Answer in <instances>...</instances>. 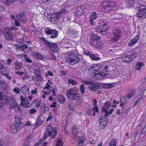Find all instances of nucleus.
<instances>
[{
    "label": "nucleus",
    "instance_id": "f257e3e1",
    "mask_svg": "<svg viewBox=\"0 0 146 146\" xmlns=\"http://www.w3.org/2000/svg\"><path fill=\"white\" fill-rule=\"evenodd\" d=\"M90 76L94 78L98 75L106 78L109 76L108 67L107 66H92L89 68Z\"/></svg>",
    "mask_w": 146,
    "mask_h": 146
},
{
    "label": "nucleus",
    "instance_id": "f03ea898",
    "mask_svg": "<svg viewBox=\"0 0 146 146\" xmlns=\"http://www.w3.org/2000/svg\"><path fill=\"white\" fill-rule=\"evenodd\" d=\"M66 94L68 98L70 100L78 101L80 99V94L73 88L68 89Z\"/></svg>",
    "mask_w": 146,
    "mask_h": 146
},
{
    "label": "nucleus",
    "instance_id": "7ed1b4c3",
    "mask_svg": "<svg viewBox=\"0 0 146 146\" xmlns=\"http://www.w3.org/2000/svg\"><path fill=\"white\" fill-rule=\"evenodd\" d=\"M68 54L66 58L70 64H75L80 61V56L77 55L76 53H69Z\"/></svg>",
    "mask_w": 146,
    "mask_h": 146
},
{
    "label": "nucleus",
    "instance_id": "20e7f679",
    "mask_svg": "<svg viewBox=\"0 0 146 146\" xmlns=\"http://www.w3.org/2000/svg\"><path fill=\"white\" fill-rule=\"evenodd\" d=\"M115 5V3L113 2L106 1L103 2L102 6L106 12H109L114 9Z\"/></svg>",
    "mask_w": 146,
    "mask_h": 146
},
{
    "label": "nucleus",
    "instance_id": "39448f33",
    "mask_svg": "<svg viewBox=\"0 0 146 146\" xmlns=\"http://www.w3.org/2000/svg\"><path fill=\"white\" fill-rule=\"evenodd\" d=\"M41 40L46 45L48 46L50 48L53 52H57L58 47L56 43L49 42L44 38H42Z\"/></svg>",
    "mask_w": 146,
    "mask_h": 146
},
{
    "label": "nucleus",
    "instance_id": "423d86ee",
    "mask_svg": "<svg viewBox=\"0 0 146 146\" xmlns=\"http://www.w3.org/2000/svg\"><path fill=\"white\" fill-rule=\"evenodd\" d=\"M139 11L137 13V16L141 19L146 17V7L144 5H141L138 7Z\"/></svg>",
    "mask_w": 146,
    "mask_h": 146
},
{
    "label": "nucleus",
    "instance_id": "0eeeda50",
    "mask_svg": "<svg viewBox=\"0 0 146 146\" xmlns=\"http://www.w3.org/2000/svg\"><path fill=\"white\" fill-rule=\"evenodd\" d=\"M11 100L12 103L10 104L11 108H14V110L16 112L21 113L22 112V110H21V108L18 104L17 103L14 96H11Z\"/></svg>",
    "mask_w": 146,
    "mask_h": 146
},
{
    "label": "nucleus",
    "instance_id": "6e6552de",
    "mask_svg": "<svg viewBox=\"0 0 146 146\" xmlns=\"http://www.w3.org/2000/svg\"><path fill=\"white\" fill-rule=\"evenodd\" d=\"M108 29V26L106 25V23H104L103 25L97 26L95 28V31L99 33L105 35L107 33Z\"/></svg>",
    "mask_w": 146,
    "mask_h": 146
},
{
    "label": "nucleus",
    "instance_id": "1a4fd4ad",
    "mask_svg": "<svg viewBox=\"0 0 146 146\" xmlns=\"http://www.w3.org/2000/svg\"><path fill=\"white\" fill-rule=\"evenodd\" d=\"M45 32L46 35H50V38H56L58 35L57 31L49 28H46L45 30Z\"/></svg>",
    "mask_w": 146,
    "mask_h": 146
},
{
    "label": "nucleus",
    "instance_id": "9d476101",
    "mask_svg": "<svg viewBox=\"0 0 146 146\" xmlns=\"http://www.w3.org/2000/svg\"><path fill=\"white\" fill-rule=\"evenodd\" d=\"M5 39L7 40H12L13 38V35L11 29L8 28H6L3 32Z\"/></svg>",
    "mask_w": 146,
    "mask_h": 146
},
{
    "label": "nucleus",
    "instance_id": "9b49d317",
    "mask_svg": "<svg viewBox=\"0 0 146 146\" xmlns=\"http://www.w3.org/2000/svg\"><path fill=\"white\" fill-rule=\"evenodd\" d=\"M113 37L111 40L113 42L118 41L121 37V31L117 29H115L113 31Z\"/></svg>",
    "mask_w": 146,
    "mask_h": 146
},
{
    "label": "nucleus",
    "instance_id": "f8f14e48",
    "mask_svg": "<svg viewBox=\"0 0 146 146\" xmlns=\"http://www.w3.org/2000/svg\"><path fill=\"white\" fill-rule=\"evenodd\" d=\"M46 129L50 136L53 139L55 137L57 134V131L55 127L48 125L47 126Z\"/></svg>",
    "mask_w": 146,
    "mask_h": 146
},
{
    "label": "nucleus",
    "instance_id": "ddd939ff",
    "mask_svg": "<svg viewBox=\"0 0 146 146\" xmlns=\"http://www.w3.org/2000/svg\"><path fill=\"white\" fill-rule=\"evenodd\" d=\"M100 38L99 36L94 34L90 38L89 42L90 44L92 46L96 48L98 41V39Z\"/></svg>",
    "mask_w": 146,
    "mask_h": 146
},
{
    "label": "nucleus",
    "instance_id": "4468645a",
    "mask_svg": "<svg viewBox=\"0 0 146 146\" xmlns=\"http://www.w3.org/2000/svg\"><path fill=\"white\" fill-rule=\"evenodd\" d=\"M18 20L21 21H26L29 18L28 15L24 12H21L19 15L17 16Z\"/></svg>",
    "mask_w": 146,
    "mask_h": 146
},
{
    "label": "nucleus",
    "instance_id": "2eb2a0df",
    "mask_svg": "<svg viewBox=\"0 0 146 146\" xmlns=\"http://www.w3.org/2000/svg\"><path fill=\"white\" fill-rule=\"evenodd\" d=\"M85 10L84 5L80 6L78 8L77 11L74 12V14L76 17L82 15L84 13Z\"/></svg>",
    "mask_w": 146,
    "mask_h": 146
},
{
    "label": "nucleus",
    "instance_id": "dca6fc26",
    "mask_svg": "<svg viewBox=\"0 0 146 146\" xmlns=\"http://www.w3.org/2000/svg\"><path fill=\"white\" fill-rule=\"evenodd\" d=\"M20 100L21 103L20 104V105L21 106H23L25 108H27L30 106V103L26 99L24 98L23 96H21L20 97Z\"/></svg>",
    "mask_w": 146,
    "mask_h": 146
},
{
    "label": "nucleus",
    "instance_id": "f3484780",
    "mask_svg": "<svg viewBox=\"0 0 146 146\" xmlns=\"http://www.w3.org/2000/svg\"><path fill=\"white\" fill-rule=\"evenodd\" d=\"M33 136L31 134L28 136L23 146H29L31 145L33 140Z\"/></svg>",
    "mask_w": 146,
    "mask_h": 146
},
{
    "label": "nucleus",
    "instance_id": "a211bd4d",
    "mask_svg": "<svg viewBox=\"0 0 146 146\" xmlns=\"http://www.w3.org/2000/svg\"><path fill=\"white\" fill-rule=\"evenodd\" d=\"M44 120V117L42 115H40L37 121V123L35 125L36 127L37 128L40 125Z\"/></svg>",
    "mask_w": 146,
    "mask_h": 146
},
{
    "label": "nucleus",
    "instance_id": "6ab92c4d",
    "mask_svg": "<svg viewBox=\"0 0 146 146\" xmlns=\"http://www.w3.org/2000/svg\"><path fill=\"white\" fill-rule=\"evenodd\" d=\"M69 35L71 37L73 38H75L78 36V31H75L71 29H69Z\"/></svg>",
    "mask_w": 146,
    "mask_h": 146
},
{
    "label": "nucleus",
    "instance_id": "aec40b11",
    "mask_svg": "<svg viewBox=\"0 0 146 146\" xmlns=\"http://www.w3.org/2000/svg\"><path fill=\"white\" fill-rule=\"evenodd\" d=\"M139 35H137L134 38L129 42L128 45L129 46L133 45L135 44L139 39Z\"/></svg>",
    "mask_w": 146,
    "mask_h": 146
},
{
    "label": "nucleus",
    "instance_id": "412c9836",
    "mask_svg": "<svg viewBox=\"0 0 146 146\" xmlns=\"http://www.w3.org/2000/svg\"><path fill=\"white\" fill-rule=\"evenodd\" d=\"M78 129L75 126L73 125L71 128L73 135L74 137H76L77 135V133L78 131Z\"/></svg>",
    "mask_w": 146,
    "mask_h": 146
},
{
    "label": "nucleus",
    "instance_id": "4be33fe9",
    "mask_svg": "<svg viewBox=\"0 0 146 146\" xmlns=\"http://www.w3.org/2000/svg\"><path fill=\"white\" fill-rule=\"evenodd\" d=\"M90 90L93 92H96L97 90L100 88L99 85L97 84H94L89 87Z\"/></svg>",
    "mask_w": 146,
    "mask_h": 146
},
{
    "label": "nucleus",
    "instance_id": "5701e85b",
    "mask_svg": "<svg viewBox=\"0 0 146 146\" xmlns=\"http://www.w3.org/2000/svg\"><path fill=\"white\" fill-rule=\"evenodd\" d=\"M110 103L109 102H106L104 104V106L102 109V111L104 112H106L107 110H108L110 106Z\"/></svg>",
    "mask_w": 146,
    "mask_h": 146
},
{
    "label": "nucleus",
    "instance_id": "b1692460",
    "mask_svg": "<svg viewBox=\"0 0 146 146\" xmlns=\"http://www.w3.org/2000/svg\"><path fill=\"white\" fill-rule=\"evenodd\" d=\"M18 130V127L15 124H12L11 129V131L12 133H15L17 132Z\"/></svg>",
    "mask_w": 146,
    "mask_h": 146
},
{
    "label": "nucleus",
    "instance_id": "393cba45",
    "mask_svg": "<svg viewBox=\"0 0 146 146\" xmlns=\"http://www.w3.org/2000/svg\"><path fill=\"white\" fill-rule=\"evenodd\" d=\"M3 100H5V102L6 104L9 105L11 104L10 102L11 101V98H10L8 96H4L3 97Z\"/></svg>",
    "mask_w": 146,
    "mask_h": 146
},
{
    "label": "nucleus",
    "instance_id": "a878e982",
    "mask_svg": "<svg viewBox=\"0 0 146 146\" xmlns=\"http://www.w3.org/2000/svg\"><path fill=\"white\" fill-rule=\"evenodd\" d=\"M108 122L105 121H100V126L99 127L100 129H103L106 126Z\"/></svg>",
    "mask_w": 146,
    "mask_h": 146
},
{
    "label": "nucleus",
    "instance_id": "bb28decb",
    "mask_svg": "<svg viewBox=\"0 0 146 146\" xmlns=\"http://www.w3.org/2000/svg\"><path fill=\"white\" fill-rule=\"evenodd\" d=\"M122 61L126 63H128L132 61V60L131 58L129 55L128 56H126L122 58Z\"/></svg>",
    "mask_w": 146,
    "mask_h": 146
},
{
    "label": "nucleus",
    "instance_id": "cd10ccee",
    "mask_svg": "<svg viewBox=\"0 0 146 146\" xmlns=\"http://www.w3.org/2000/svg\"><path fill=\"white\" fill-rule=\"evenodd\" d=\"M90 57L92 60L94 61H98L100 59V58L97 57L95 54L92 53L90 54Z\"/></svg>",
    "mask_w": 146,
    "mask_h": 146
},
{
    "label": "nucleus",
    "instance_id": "c85d7f7f",
    "mask_svg": "<svg viewBox=\"0 0 146 146\" xmlns=\"http://www.w3.org/2000/svg\"><path fill=\"white\" fill-rule=\"evenodd\" d=\"M104 88L110 89L112 88L114 86V84L112 83H104L103 85Z\"/></svg>",
    "mask_w": 146,
    "mask_h": 146
},
{
    "label": "nucleus",
    "instance_id": "c756f323",
    "mask_svg": "<svg viewBox=\"0 0 146 146\" xmlns=\"http://www.w3.org/2000/svg\"><path fill=\"white\" fill-rule=\"evenodd\" d=\"M15 119L16 123L18 125L22 126V125L23 124L22 119L17 117H15Z\"/></svg>",
    "mask_w": 146,
    "mask_h": 146
},
{
    "label": "nucleus",
    "instance_id": "7c9ffc66",
    "mask_svg": "<svg viewBox=\"0 0 146 146\" xmlns=\"http://www.w3.org/2000/svg\"><path fill=\"white\" fill-rule=\"evenodd\" d=\"M48 110V108L47 106H41L40 107V111L42 113H44L47 112Z\"/></svg>",
    "mask_w": 146,
    "mask_h": 146
},
{
    "label": "nucleus",
    "instance_id": "2f4dec72",
    "mask_svg": "<svg viewBox=\"0 0 146 146\" xmlns=\"http://www.w3.org/2000/svg\"><path fill=\"white\" fill-rule=\"evenodd\" d=\"M140 51H139L138 52H135L132 53L131 55H129V56L131 58V59L132 60H133L135 57L138 55Z\"/></svg>",
    "mask_w": 146,
    "mask_h": 146
},
{
    "label": "nucleus",
    "instance_id": "473e14b6",
    "mask_svg": "<svg viewBox=\"0 0 146 146\" xmlns=\"http://www.w3.org/2000/svg\"><path fill=\"white\" fill-rule=\"evenodd\" d=\"M144 64L143 63L140 62H137L136 65V68L138 70H139L141 69V67H143L144 66Z\"/></svg>",
    "mask_w": 146,
    "mask_h": 146
},
{
    "label": "nucleus",
    "instance_id": "72a5a7b5",
    "mask_svg": "<svg viewBox=\"0 0 146 146\" xmlns=\"http://www.w3.org/2000/svg\"><path fill=\"white\" fill-rule=\"evenodd\" d=\"M84 138L82 137H79L78 140V143L80 146L82 145L84 143Z\"/></svg>",
    "mask_w": 146,
    "mask_h": 146
},
{
    "label": "nucleus",
    "instance_id": "f704fd0d",
    "mask_svg": "<svg viewBox=\"0 0 146 146\" xmlns=\"http://www.w3.org/2000/svg\"><path fill=\"white\" fill-rule=\"evenodd\" d=\"M33 56L38 60L42 58V56L38 52H34L33 53Z\"/></svg>",
    "mask_w": 146,
    "mask_h": 146
},
{
    "label": "nucleus",
    "instance_id": "c9c22d12",
    "mask_svg": "<svg viewBox=\"0 0 146 146\" xmlns=\"http://www.w3.org/2000/svg\"><path fill=\"white\" fill-rule=\"evenodd\" d=\"M96 45V48L100 49L102 48L104 46V44L102 42H100L99 40Z\"/></svg>",
    "mask_w": 146,
    "mask_h": 146
},
{
    "label": "nucleus",
    "instance_id": "e433bc0d",
    "mask_svg": "<svg viewBox=\"0 0 146 146\" xmlns=\"http://www.w3.org/2000/svg\"><path fill=\"white\" fill-rule=\"evenodd\" d=\"M15 2V0H4V3L7 6H9Z\"/></svg>",
    "mask_w": 146,
    "mask_h": 146
},
{
    "label": "nucleus",
    "instance_id": "4c0bfd02",
    "mask_svg": "<svg viewBox=\"0 0 146 146\" xmlns=\"http://www.w3.org/2000/svg\"><path fill=\"white\" fill-rule=\"evenodd\" d=\"M143 92H140L138 96V100L139 101L141 100H143Z\"/></svg>",
    "mask_w": 146,
    "mask_h": 146
},
{
    "label": "nucleus",
    "instance_id": "58836bf2",
    "mask_svg": "<svg viewBox=\"0 0 146 146\" xmlns=\"http://www.w3.org/2000/svg\"><path fill=\"white\" fill-rule=\"evenodd\" d=\"M41 101L40 100H34L33 103H35L36 104V107H38L41 104Z\"/></svg>",
    "mask_w": 146,
    "mask_h": 146
},
{
    "label": "nucleus",
    "instance_id": "ea45409f",
    "mask_svg": "<svg viewBox=\"0 0 146 146\" xmlns=\"http://www.w3.org/2000/svg\"><path fill=\"white\" fill-rule=\"evenodd\" d=\"M68 80L69 82L71 84L75 85L76 84L77 82L75 81L72 79L68 78Z\"/></svg>",
    "mask_w": 146,
    "mask_h": 146
},
{
    "label": "nucleus",
    "instance_id": "a19ab883",
    "mask_svg": "<svg viewBox=\"0 0 146 146\" xmlns=\"http://www.w3.org/2000/svg\"><path fill=\"white\" fill-rule=\"evenodd\" d=\"M49 136H50V135L48 132L47 131H46L45 132L44 135L43 136V139L44 140H46V139Z\"/></svg>",
    "mask_w": 146,
    "mask_h": 146
},
{
    "label": "nucleus",
    "instance_id": "79ce46f5",
    "mask_svg": "<svg viewBox=\"0 0 146 146\" xmlns=\"http://www.w3.org/2000/svg\"><path fill=\"white\" fill-rule=\"evenodd\" d=\"M6 74V71L3 67L0 69V74L1 75L4 76Z\"/></svg>",
    "mask_w": 146,
    "mask_h": 146
},
{
    "label": "nucleus",
    "instance_id": "37998d69",
    "mask_svg": "<svg viewBox=\"0 0 146 146\" xmlns=\"http://www.w3.org/2000/svg\"><path fill=\"white\" fill-rule=\"evenodd\" d=\"M113 111L112 109H111L109 111H106L105 115L104 116H105L106 117H107L109 115H110Z\"/></svg>",
    "mask_w": 146,
    "mask_h": 146
},
{
    "label": "nucleus",
    "instance_id": "c03bdc74",
    "mask_svg": "<svg viewBox=\"0 0 146 146\" xmlns=\"http://www.w3.org/2000/svg\"><path fill=\"white\" fill-rule=\"evenodd\" d=\"M35 77L37 81L39 82L41 81L42 80V79L39 74L35 75Z\"/></svg>",
    "mask_w": 146,
    "mask_h": 146
},
{
    "label": "nucleus",
    "instance_id": "a18cd8bd",
    "mask_svg": "<svg viewBox=\"0 0 146 146\" xmlns=\"http://www.w3.org/2000/svg\"><path fill=\"white\" fill-rule=\"evenodd\" d=\"M121 103H123L125 104H127V101L126 100V98L125 97H122L120 99Z\"/></svg>",
    "mask_w": 146,
    "mask_h": 146
},
{
    "label": "nucleus",
    "instance_id": "49530a36",
    "mask_svg": "<svg viewBox=\"0 0 146 146\" xmlns=\"http://www.w3.org/2000/svg\"><path fill=\"white\" fill-rule=\"evenodd\" d=\"M65 101V98L62 96H61L59 98V102L60 103L62 104Z\"/></svg>",
    "mask_w": 146,
    "mask_h": 146
},
{
    "label": "nucleus",
    "instance_id": "de8ad7c7",
    "mask_svg": "<svg viewBox=\"0 0 146 146\" xmlns=\"http://www.w3.org/2000/svg\"><path fill=\"white\" fill-rule=\"evenodd\" d=\"M15 68L18 70H19L21 69L22 66V64L21 63H19L17 62L15 64Z\"/></svg>",
    "mask_w": 146,
    "mask_h": 146
},
{
    "label": "nucleus",
    "instance_id": "09e8293b",
    "mask_svg": "<svg viewBox=\"0 0 146 146\" xmlns=\"http://www.w3.org/2000/svg\"><path fill=\"white\" fill-rule=\"evenodd\" d=\"M80 90L81 93L83 94L85 92V88L84 85L83 84L81 85L80 87Z\"/></svg>",
    "mask_w": 146,
    "mask_h": 146
},
{
    "label": "nucleus",
    "instance_id": "8fccbe9b",
    "mask_svg": "<svg viewBox=\"0 0 146 146\" xmlns=\"http://www.w3.org/2000/svg\"><path fill=\"white\" fill-rule=\"evenodd\" d=\"M109 145L110 146H116V142L115 140L113 139H111L110 143Z\"/></svg>",
    "mask_w": 146,
    "mask_h": 146
},
{
    "label": "nucleus",
    "instance_id": "3c124183",
    "mask_svg": "<svg viewBox=\"0 0 146 146\" xmlns=\"http://www.w3.org/2000/svg\"><path fill=\"white\" fill-rule=\"evenodd\" d=\"M22 91L23 94H24L25 92L28 94L29 93V88L27 87H25L22 88Z\"/></svg>",
    "mask_w": 146,
    "mask_h": 146
},
{
    "label": "nucleus",
    "instance_id": "603ef678",
    "mask_svg": "<svg viewBox=\"0 0 146 146\" xmlns=\"http://www.w3.org/2000/svg\"><path fill=\"white\" fill-rule=\"evenodd\" d=\"M71 46V44L70 42H66L64 43V44L63 45V47L64 48H66L69 47H70Z\"/></svg>",
    "mask_w": 146,
    "mask_h": 146
},
{
    "label": "nucleus",
    "instance_id": "864d4df0",
    "mask_svg": "<svg viewBox=\"0 0 146 146\" xmlns=\"http://www.w3.org/2000/svg\"><path fill=\"white\" fill-rule=\"evenodd\" d=\"M97 17L96 13V12H94L92 14L90 18L93 19H95Z\"/></svg>",
    "mask_w": 146,
    "mask_h": 146
},
{
    "label": "nucleus",
    "instance_id": "5fc2aeb1",
    "mask_svg": "<svg viewBox=\"0 0 146 146\" xmlns=\"http://www.w3.org/2000/svg\"><path fill=\"white\" fill-rule=\"evenodd\" d=\"M63 143L60 139H59L57 141V143L56 144V146H62Z\"/></svg>",
    "mask_w": 146,
    "mask_h": 146
},
{
    "label": "nucleus",
    "instance_id": "6e6d98bb",
    "mask_svg": "<svg viewBox=\"0 0 146 146\" xmlns=\"http://www.w3.org/2000/svg\"><path fill=\"white\" fill-rule=\"evenodd\" d=\"M102 121L103 122V121H108V120L107 117H106L105 116H104V115H102L101 117V118L100 120V121Z\"/></svg>",
    "mask_w": 146,
    "mask_h": 146
},
{
    "label": "nucleus",
    "instance_id": "4d7b16f0",
    "mask_svg": "<svg viewBox=\"0 0 146 146\" xmlns=\"http://www.w3.org/2000/svg\"><path fill=\"white\" fill-rule=\"evenodd\" d=\"M0 87L4 90H5L7 88V86L3 82L0 85Z\"/></svg>",
    "mask_w": 146,
    "mask_h": 146
},
{
    "label": "nucleus",
    "instance_id": "13d9d810",
    "mask_svg": "<svg viewBox=\"0 0 146 146\" xmlns=\"http://www.w3.org/2000/svg\"><path fill=\"white\" fill-rule=\"evenodd\" d=\"M34 74L35 75L39 74L40 71V70L36 68L34 69Z\"/></svg>",
    "mask_w": 146,
    "mask_h": 146
},
{
    "label": "nucleus",
    "instance_id": "bf43d9fd",
    "mask_svg": "<svg viewBox=\"0 0 146 146\" xmlns=\"http://www.w3.org/2000/svg\"><path fill=\"white\" fill-rule=\"evenodd\" d=\"M31 78V76L30 75H25L24 77H22V79L23 80H25L26 79H28L29 78Z\"/></svg>",
    "mask_w": 146,
    "mask_h": 146
},
{
    "label": "nucleus",
    "instance_id": "052dcab7",
    "mask_svg": "<svg viewBox=\"0 0 146 146\" xmlns=\"http://www.w3.org/2000/svg\"><path fill=\"white\" fill-rule=\"evenodd\" d=\"M134 1L133 0H129L128 4L130 6L132 7L134 4Z\"/></svg>",
    "mask_w": 146,
    "mask_h": 146
},
{
    "label": "nucleus",
    "instance_id": "680f3d73",
    "mask_svg": "<svg viewBox=\"0 0 146 146\" xmlns=\"http://www.w3.org/2000/svg\"><path fill=\"white\" fill-rule=\"evenodd\" d=\"M13 91L14 92H16L17 94H18L20 93V90L19 88L17 87H15L13 89Z\"/></svg>",
    "mask_w": 146,
    "mask_h": 146
},
{
    "label": "nucleus",
    "instance_id": "e2e57ef3",
    "mask_svg": "<svg viewBox=\"0 0 146 146\" xmlns=\"http://www.w3.org/2000/svg\"><path fill=\"white\" fill-rule=\"evenodd\" d=\"M48 75L51 76H53V74L52 72L48 71L47 73L45 74V77H48Z\"/></svg>",
    "mask_w": 146,
    "mask_h": 146
},
{
    "label": "nucleus",
    "instance_id": "0e129e2a",
    "mask_svg": "<svg viewBox=\"0 0 146 146\" xmlns=\"http://www.w3.org/2000/svg\"><path fill=\"white\" fill-rule=\"evenodd\" d=\"M83 82L84 84L87 85H91L92 84V82L87 81H84Z\"/></svg>",
    "mask_w": 146,
    "mask_h": 146
},
{
    "label": "nucleus",
    "instance_id": "69168bd1",
    "mask_svg": "<svg viewBox=\"0 0 146 146\" xmlns=\"http://www.w3.org/2000/svg\"><path fill=\"white\" fill-rule=\"evenodd\" d=\"M133 95V92L129 93L127 95V98H131Z\"/></svg>",
    "mask_w": 146,
    "mask_h": 146
},
{
    "label": "nucleus",
    "instance_id": "338daca9",
    "mask_svg": "<svg viewBox=\"0 0 146 146\" xmlns=\"http://www.w3.org/2000/svg\"><path fill=\"white\" fill-rule=\"evenodd\" d=\"M92 112H93V110H91L90 109H88L87 110V114L89 115H91Z\"/></svg>",
    "mask_w": 146,
    "mask_h": 146
},
{
    "label": "nucleus",
    "instance_id": "774afa93",
    "mask_svg": "<svg viewBox=\"0 0 146 146\" xmlns=\"http://www.w3.org/2000/svg\"><path fill=\"white\" fill-rule=\"evenodd\" d=\"M50 87V85L48 83H46L45 86V87H44L43 88V89H44L45 88L47 89H49Z\"/></svg>",
    "mask_w": 146,
    "mask_h": 146
}]
</instances>
